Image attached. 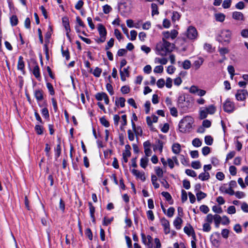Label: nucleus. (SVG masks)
<instances>
[{
	"instance_id": "f257e3e1",
	"label": "nucleus",
	"mask_w": 248,
	"mask_h": 248,
	"mask_svg": "<svg viewBox=\"0 0 248 248\" xmlns=\"http://www.w3.org/2000/svg\"><path fill=\"white\" fill-rule=\"evenodd\" d=\"M163 43L157 44L156 46V50L158 51V54L162 56H166L168 53L172 51L174 44H171L163 38Z\"/></svg>"
},
{
	"instance_id": "f03ea898",
	"label": "nucleus",
	"mask_w": 248,
	"mask_h": 248,
	"mask_svg": "<svg viewBox=\"0 0 248 248\" xmlns=\"http://www.w3.org/2000/svg\"><path fill=\"white\" fill-rule=\"evenodd\" d=\"M193 123L194 120L192 117L190 116L185 117L179 124L180 131L182 133L189 132L192 128V124Z\"/></svg>"
},
{
	"instance_id": "7ed1b4c3",
	"label": "nucleus",
	"mask_w": 248,
	"mask_h": 248,
	"mask_svg": "<svg viewBox=\"0 0 248 248\" xmlns=\"http://www.w3.org/2000/svg\"><path fill=\"white\" fill-rule=\"evenodd\" d=\"M189 103V100H186L185 96H180L178 97L177 101L178 107L183 108L184 110H186L188 108Z\"/></svg>"
},
{
	"instance_id": "20e7f679",
	"label": "nucleus",
	"mask_w": 248,
	"mask_h": 248,
	"mask_svg": "<svg viewBox=\"0 0 248 248\" xmlns=\"http://www.w3.org/2000/svg\"><path fill=\"white\" fill-rule=\"evenodd\" d=\"M186 35L189 39H196L198 36V32L196 29L193 26H189L187 30Z\"/></svg>"
},
{
	"instance_id": "39448f33",
	"label": "nucleus",
	"mask_w": 248,
	"mask_h": 248,
	"mask_svg": "<svg viewBox=\"0 0 248 248\" xmlns=\"http://www.w3.org/2000/svg\"><path fill=\"white\" fill-rule=\"evenodd\" d=\"M248 96V93L246 90H238L235 94L236 99L238 101H244Z\"/></svg>"
},
{
	"instance_id": "423d86ee",
	"label": "nucleus",
	"mask_w": 248,
	"mask_h": 248,
	"mask_svg": "<svg viewBox=\"0 0 248 248\" xmlns=\"http://www.w3.org/2000/svg\"><path fill=\"white\" fill-rule=\"evenodd\" d=\"M235 107L233 102L227 99L223 105V109L225 112L231 113L233 111Z\"/></svg>"
},
{
	"instance_id": "0eeeda50",
	"label": "nucleus",
	"mask_w": 248,
	"mask_h": 248,
	"mask_svg": "<svg viewBox=\"0 0 248 248\" xmlns=\"http://www.w3.org/2000/svg\"><path fill=\"white\" fill-rule=\"evenodd\" d=\"M62 22L63 26L64 27V28L66 31V36L69 39H70V36L69 33L71 30L68 18L67 17H63L62 18Z\"/></svg>"
},
{
	"instance_id": "6e6552de",
	"label": "nucleus",
	"mask_w": 248,
	"mask_h": 248,
	"mask_svg": "<svg viewBox=\"0 0 248 248\" xmlns=\"http://www.w3.org/2000/svg\"><path fill=\"white\" fill-rule=\"evenodd\" d=\"M184 232L188 235H192V238L194 240H196V234L193 227L190 224H189V226H186L184 228Z\"/></svg>"
},
{
	"instance_id": "1a4fd4ad",
	"label": "nucleus",
	"mask_w": 248,
	"mask_h": 248,
	"mask_svg": "<svg viewBox=\"0 0 248 248\" xmlns=\"http://www.w3.org/2000/svg\"><path fill=\"white\" fill-rule=\"evenodd\" d=\"M161 225L164 227V232L166 234H168L170 232V223L169 221L165 217L162 218L160 220Z\"/></svg>"
},
{
	"instance_id": "9d476101",
	"label": "nucleus",
	"mask_w": 248,
	"mask_h": 248,
	"mask_svg": "<svg viewBox=\"0 0 248 248\" xmlns=\"http://www.w3.org/2000/svg\"><path fill=\"white\" fill-rule=\"evenodd\" d=\"M17 68V69L21 71L23 74H25V63L23 61V58L21 56L19 57Z\"/></svg>"
},
{
	"instance_id": "9b49d317",
	"label": "nucleus",
	"mask_w": 248,
	"mask_h": 248,
	"mask_svg": "<svg viewBox=\"0 0 248 248\" xmlns=\"http://www.w3.org/2000/svg\"><path fill=\"white\" fill-rule=\"evenodd\" d=\"M220 36L225 42L229 43L231 36V32L229 30H225L222 31Z\"/></svg>"
},
{
	"instance_id": "f8f14e48",
	"label": "nucleus",
	"mask_w": 248,
	"mask_h": 248,
	"mask_svg": "<svg viewBox=\"0 0 248 248\" xmlns=\"http://www.w3.org/2000/svg\"><path fill=\"white\" fill-rule=\"evenodd\" d=\"M129 68V67L128 66L127 68H124L123 70H122V69H120V70L121 78V80L123 81L126 80L125 77H128L129 76V73L128 71Z\"/></svg>"
},
{
	"instance_id": "ddd939ff",
	"label": "nucleus",
	"mask_w": 248,
	"mask_h": 248,
	"mask_svg": "<svg viewBox=\"0 0 248 248\" xmlns=\"http://www.w3.org/2000/svg\"><path fill=\"white\" fill-rule=\"evenodd\" d=\"M232 18L236 20L244 21L245 17L244 15L240 12H234L232 13Z\"/></svg>"
},
{
	"instance_id": "4468645a",
	"label": "nucleus",
	"mask_w": 248,
	"mask_h": 248,
	"mask_svg": "<svg viewBox=\"0 0 248 248\" xmlns=\"http://www.w3.org/2000/svg\"><path fill=\"white\" fill-rule=\"evenodd\" d=\"M34 95L37 101H41L44 99L43 91L42 90H36L34 92Z\"/></svg>"
},
{
	"instance_id": "2eb2a0df",
	"label": "nucleus",
	"mask_w": 248,
	"mask_h": 248,
	"mask_svg": "<svg viewBox=\"0 0 248 248\" xmlns=\"http://www.w3.org/2000/svg\"><path fill=\"white\" fill-rule=\"evenodd\" d=\"M131 172L133 175H135L137 177L140 178L142 181H144L145 180L146 178L144 176V172L141 173L135 169H133L131 170Z\"/></svg>"
},
{
	"instance_id": "dca6fc26",
	"label": "nucleus",
	"mask_w": 248,
	"mask_h": 248,
	"mask_svg": "<svg viewBox=\"0 0 248 248\" xmlns=\"http://www.w3.org/2000/svg\"><path fill=\"white\" fill-rule=\"evenodd\" d=\"M89 209H90V214L91 217L92 219V222L95 223V218L94 217L95 207L93 205L92 202H88Z\"/></svg>"
},
{
	"instance_id": "f3484780",
	"label": "nucleus",
	"mask_w": 248,
	"mask_h": 248,
	"mask_svg": "<svg viewBox=\"0 0 248 248\" xmlns=\"http://www.w3.org/2000/svg\"><path fill=\"white\" fill-rule=\"evenodd\" d=\"M172 151L175 154H179L181 151V145L178 143H175L172 146Z\"/></svg>"
},
{
	"instance_id": "a211bd4d",
	"label": "nucleus",
	"mask_w": 248,
	"mask_h": 248,
	"mask_svg": "<svg viewBox=\"0 0 248 248\" xmlns=\"http://www.w3.org/2000/svg\"><path fill=\"white\" fill-rule=\"evenodd\" d=\"M100 37H106L107 35V31L105 27L102 24H99L98 27Z\"/></svg>"
},
{
	"instance_id": "6ab92c4d",
	"label": "nucleus",
	"mask_w": 248,
	"mask_h": 248,
	"mask_svg": "<svg viewBox=\"0 0 248 248\" xmlns=\"http://www.w3.org/2000/svg\"><path fill=\"white\" fill-rule=\"evenodd\" d=\"M32 73L35 77L39 81L41 80V76L40 74V69L39 66L37 64L36 65L32 71Z\"/></svg>"
},
{
	"instance_id": "aec40b11",
	"label": "nucleus",
	"mask_w": 248,
	"mask_h": 248,
	"mask_svg": "<svg viewBox=\"0 0 248 248\" xmlns=\"http://www.w3.org/2000/svg\"><path fill=\"white\" fill-rule=\"evenodd\" d=\"M183 220L180 217H177L173 221V224L176 229L179 230L181 228Z\"/></svg>"
},
{
	"instance_id": "412c9836",
	"label": "nucleus",
	"mask_w": 248,
	"mask_h": 248,
	"mask_svg": "<svg viewBox=\"0 0 248 248\" xmlns=\"http://www.w3.org/2000/svg\"><path fill=\"white\" fill-rule=\"evenodd\" d=\"M161 195L165 198L166 201L169 202L170 204H172L173 203V200L172 199L171 196L169 192L163 191L161 193Z\"/></svg>"
},
{
	"instance_id": "4be33fe9",
	"label": "nucleus",
	"mask_w": 248,
	"mask_h": 248,
	"mask_svg": "<svg viewBox=\"0 0 248 248\" xmlns=\"http://www.w3.org/2000/svg\"><path fill=\"white\" fill-rule=\"evenodd\" d=\"M199 179L202 181H206L210 178V174L208 172L205 171V172L201 173L198 176Z\"/></svg>"
},
{
	"instance_id": "5701e85b",
	"label": "nucleus",
	"mask_w": 248,
	"mask_h": 248,
	"mask_svg": "<svg viewBox=\"0 0 248 248\" xmlns=\"http://www.w3.org/2000/svg\"><path fill=\"white\" fill-rule=\"evenodd\" d=\"M203 62V59L202 58H199L198 60L195 61L193 63V65L195 69H198Z\"/></svg>"
},
{
	"instance_id": "b1692460",
	"label": "nucleus",
	"mask_w": 248,
	"mask_h": 248,
	"mask_svg": "<svg viewBox=\"0 0 248 248\" xmlns=\"http://www.w3.org/2000/svg\"><path fill=\"white\" fill-rule=\"evenodd\" d=\"M152 9V16H154L155 15H158L159 12L158 10V6L155 3H152L151 4Z\"/></svg>"
},
{
	"instance_id": "393cba45",
	"label": "nucleus",
	"mask_w": 248,
	"mask_h": 248,
	"mask_svg": "<svg viewBox=\"0 0 248 248\" xmlns=\"http://www.w3.org/2000/svg\"><path fill=\"white\" fill-rule=\"evenodd\" d=\"M215 16L216 20L219 22H223L225 18V15L222 13L216 14Z\"/></svg>"
},
{
	"instance_id": "a878e982",
	"label": "nucleus",
	"mask_w": 248,
	"mask_h": 248,
	"mask_svg": "<svg viewBox=\"0 0 248 248\" xmlns=\"http://www.w3.org/2000/svg\"><path fill=\"white\" fill-rule=\"evenodd\" d=\"M125 99L124 97H120L118 100L115 101V105L118 106L119 104L121 108H123L125 106Z\"/></svg>"
},
{
	"instance_id": "bb28decb",
	"label": "nucleus",
	"mask_w": 248,
	"mask_h": 248,
	"mask_svg": "<svg viewBox=\"0 0 248 248\" xmlns=\"http://www.w3.org/2000/svg\"><path fill=\"white\" fill-rule=\"evenodd\" d=\"M205 109L207 111V113L213 114L215 112L216 108L214 105H211L206 108Z\"/></svg>"
},
{
	"instance_id": "cd10ccee",
	"label": "nucleus",
	"mask_w": 248,
	"mask_h": 248,
	"mask_svg": "<svg viewBox=\"0 0 248 248\" xmlns=\"http://www.w3.org/2000/svg\"><path fill=\"white\" fill-rule=\"evenodd\" d=\"M105 95H106V93L104 92L98 93L95 94V97L97 100L102 101L105 98Z\"/></svg>"
},
{
	"instance_id": "c85d7f7f",
	"label": "nucleus",
	"mask_w": 248,
	"mask_h": 248,
	"mask_svg": "<svg viewBox=\"0 0 248 248\" xmlns=\"http://www.w3.org/2000/svg\"><path fill=\"white\" fill-rule=\"evenodd\" d=\"M157 180V177L155 175H152L151 177V181L152 184L153 185L155 188H158L159 187V184L156 182Z\"/></svg>"
},
{
	"instance_id": "c756f323",
	"label": "nucleus",
	"mask_w": 248,
	"mask_h": 248,
	"mask_svg": "<svg viewBox=\"0 0 248 248\" xmlns=\"http://www.w3.org/2000/svg\"><path fill=\"white\" fill-rule=\"evenodd\" d=\"M18 18L16 16L13 15L10 18V22L13 26H16L18 23Z\"/></svg>"
},
{
	"instance_id": "7c9ffc66",
	"label": "nucleus",
	"mask_w": 248,
	"mask_h": 248,
	"mask_svg": "<svg viewBox=\"0 0 248 248\" xmlns=\"http://www.w3.org/2000/svg\"><path fill=\"white\" fill-rule=\"evenodd\" d=\"M35 130L38 135H42L44 133V128L42 126L37 124L35 126Z\"/></svg>"
},
{
	"instance_id": "2f4dec72",
	"label": "nucleus",
	"mask_w": 248,
	"mask_h": 248,
	"mask_svg": "<svg viewBox=\"0 0 248 248\" xmlns=\"http://www.w3.org/2000/svg\"><path fill=\"white\" fill-rule=\"evenodd\" d=\"M181 17L179 13L176 11L173 12L172 16L171 17V19L172 22H174L176 20H178Z\"/></svg>"
},
{
	"instance_id": "473e14b6",
	"label": "nucleus",
	"mask_w": 248,
	"mask_h": 248,
	"mask_svg": "<svg viewBox=\"0 0 248 248\" xmlns=\"http://www.w3.org/2000/svg\"><path fill=\"white\" fill-rule=\"evenodd\" d=\"M155 146L156 149H158L159 151L162 152L163 147V142L162 140H158L156 142Z\"/></svg>"
},
{
	"instance_id": "72a5a7b5",
	"label": "nucleus",
	"mask_w": 248,
	"mask_h": 248,
	"mask_svg": "<svg viewBox=\"0 0 248 248\" xmlns=\"http://www.w3.org/2000/svg\"><path fill=\"white\" fill-rule=\"evenodd\" d=\"M148 159L147 157L142 158L140 159V165L142 168L145 169L148 164Z\"/></svg>"
},
{
	"instance_id": "f704fd0d",
	"label": "nucleus",
	"mask_w": 248,
	"mask_h": 248,
	"mask_svg": "<svg viewBox=\"0 0 248 248\" xmlns=\"http://www.w3.org/2000/svg\"><path fill=\"white\" fill-rule=\"evenodd\" d=\"M206 196V194L202 191H199L196 193V196L198 201H200L202 199L205 198Z\"/></svg>"
},
{
	"instance_id": "c9c22d12",
	"label": "nucleus",
	"mask_w": 248,
	"mask_h": 248,
	"mask_svg": "<svg viewBox=\"0 0 248 248\" xmlns=\"http://www.w3.org/2000/svg\"><path fill=\"white\" fill-rule=\"evenodd\" d=\"M55 157L57 159L61 155V147L60 144H58L56 149H55Z\"/></svg>"
},
{
	"instance_id": "e433bc0d",
	"label": "nucleus",
	"mask_w": 248,
	"mask_h": 248,
	"mask_svg": "<svg viewBox=\"0 0 248 248\" xmlns=\"http://www.w3.org/2000/svg\"><path fill=\"white\" fill-rule=\"evenodd\" d=\"M205 143L208 145H211L213 144V139L211 136H206L204 138Z\"/></svg>"
},
{
	"instance_id": "4c0bfd02",
	"label": "nucleus",
	"mask_w": 248,
	"mask_h": 248,
	"mask_svg": "<svg viewBox=\"0 0 248 248\" xmlns=\"http://www.w3.org/2000/svg\"><path fill=\"white\" fill-rule=\"evenodd\" d=\"M202 141L198 138H195L192 140V145L195 147H200L202 145Z\"/></svg>"
},
{
	"instance_id": "58836bf2",
	"label": "nucleus",
	"mask_w": 248,
	"mask_h": 248,
	"mask_svg": "<svg viewBox=\"0 0 248 248\" xmlns=\"http://www.w3.org/2000/svg\"><path fill=\"white\" fill-rule=\"evenodd\" d=\"M62 53L63 57H65V59L67 61H68L70 59V54L68 49L66 50H64L63 49V47H62Z\"/></svg>"
},
{
	"instance_id": "ea45409f",
	"label": "nucleus",
	"mask_w": 248,
	"mask_h": 248,
	"mask_svg": "<svg viewBox=\"0 0 248 248\" xmlns=\"http://www.w3.org/2000/svg\"><path fill=\"white\" fill-rule=\"evenodd\" d=\"M101 124L105 126L108 127L109 126V123L108 120L104 117H102L100 119Z\"/></svg>"
},
{
	"instance_id": "a19ab883",
	"label": "nucleus",
	"mask_w": 248,
	"mask_h": 248,
	"mask_svg": "<svg viewBox=\"0 0 248 248\" xmlns=\"http://www.w3.org/2000/svg\"><path fill=\"white\" fill-rule=\"evenodd\" d=\"M114 39L111 38L107 43V45L105 46V50H107L112 47L114 45Z\"/></svg>"
},
{
	"instance_id": "79ce46f5",
	"label": "nucleus",
	"mask_w": 248,
	"mask_h": 248,
	"mask_svg": "<svg viewBox=\"0 0 248 248\" xmlns=\"http://www.w3.org/2000/svg\"><path fill=\"white\" fill-rule=\"evenodd\" d=\"M191 167L194 169H199L201 167V164L199 161H193Z\"/></svg>"
},
{
	"instance_id": "37998d69",
	"label": "nucleus",
	"mask_w": 248,
	"mask_h": 248,
	"mask_svg": "<svg viewBox=\"0 0 248 248\" xmlns=\"http://www.w3.org/2000/svg\"><path fill=\"white\" fill-rule=\"evenodd\" d=\"M232 3V0H224L222 3V7L224 9H227L230 7Z\"/></svg>"
},
{
	"instance_id": "c03bdc74",
	"label": "nucleus",
	"mask_w": 248,
	"mask_h": 248,
	"mask_svg": "<svg viewBox=\"0 0 248 248\" xmlns=\"http://www.w3.org/2000/svg\"><path fill=\"white\" fill-rule=\"evenodd\" d=\"M131 149V147L129 144H127L125 146V150L123 152V154H124L125 155H126L127 156L129 157L131 155V152L130 151Z\"/></svg>"
},
{
	"instance_id": "a18cd8bd",
	"label": "nucleus",
	"mask_w": 248,
	"mask_h": 248,
	"mask_svg": "<svg viewBox=\"0 0 248 248\" xmlns=\"http://www.w3.org/2000/svg\"><path fill=\"white\" fill-rule=\"evenodd\" d=\"M102 72V69L99 67H96L95 69L94 70L93 72V74L95 77H99L100 76V75Z\"/></svg>"
},
{
	"instance_id": "49530a36",
	"label": "nucleus",
	"mask_w": 248,
	"mask_h": 248,
	"mask_svg": "<svg viewBox=\"0 0 248 248\" xmlns=\"http://www.w3.org/2000/svg\"><path fill=\"white\" fill-rule=\"evenodd\" d=\"M46 87L49 91L50 94L52 95H54L55 94V91L52 85L50 83L47 82L46 83Z\"/></svg>"
},
{
	"instance_id": "de8ad7c7",
	"label": "nucleus",
	"mask_w": 248,
	"mask_h": 248,
	"mask_svg": "<svg viewBox=\"0 0 248 248\" xmlns=\"http://www.w3.org/2000/svg\"><path fill=\"white\" fill-rule=\"evenodd\" d=\"M186 173L190 176L195 177L197 176V174L195 171L190 169H186L185 171Z\"/></svg>"
},
{
	"instance_id": "09e8293b",
	"label": "nucleus",
	"mask_w": 248,
	"mask_h": 248,
	"mask_svg": "<svg viewBox=\"0 0 248 248\" xmlns=\"http://www.w3.org/2000/svg\"><path fill=\"white\" fill-rule=\"evenodd\" d=\"M228 71L229 73L231 75V77L232 78H233V77L234 75V68L232 65H229L227 68Z\"/></svg>"
},
{
	"instance_id": "8fccbe9b",
	"label": "nucleus",
	"mask_w": 248,
	"mask_h": 248,
	"mask_svg": "<svg viewBox=\"0 0 248 248\" xmlns=\"http://www.w3.org/2000/svg\"><path fill=\"white\" fill-rule=\"evenodd\" d=\"M191 62L189 60H185L183 63V67L185 69H188L190 68Z\"/></svg>"
},
{
	"instance_id": "3c124183",
	"label": "nucleus",
	"mask_w": 248,
	"mask_h": 248,
	"mask_svg": "<svg viewBox=\"0 0 248 248\" xmlns=\"http://www.w3.org/2000/svg\"><path fill=\"white\" fill-rule=\"evenodd\" d=\"M214 219V215H212V214H209L207 215L205 220V221L207 222V223L211 224L212 223L213 220Z\"/></svg>"
},
{
	"instance_id": "603ef678",
	"label": "nucleus",
	"mask_w": 248,
	"mask_h": 248,
	"mask_svg": "<svg viewBox=\"0 0 248 248\" xmlns=\"http://www.w3.org/2000/svg\"><path fill=\"white\" fill-rule=\"evenodd\" d=\"M221 221V224L224 225H228L230 222L229 218L226 216L222 217Z\"/></svg>"
},
{
	"instance_id": "864d4df0",
	"label": "nucleus",
	"mask_w": 248,
	"mask_h": 248,
	"mask_svg": "<svg viewBox=\"0 0 248 248\" xmlns=\"http://www.w3.org/2000/svg\"><path fill=\"white\" fill-rule=\"evenodd\" d=\"M218 51L222 56H224L226 54L229 53V50L226 47L219 48Z\"/></svg>"
},
{
	"instance_id": "5fc2aeb1",
	"label": "nucleus",
	"mask_w": 248,
	"mask_h": 248,
	"mask_svg": "<svg viewBox=\"0 0 248 248\" xmlns=\"http://www.w3.org/2000/svg\"><path fill=\"white\" fill-rule=\"evenodd\" d=\"M211 227L210 224L208 223H205L203 225V231L205 232H209L211 231Z\"/></svg>"
},
{
	"instance_id": "6e6d98bb",
	"label": "nucleus",
	"mask_w": 248,
	"mask_h": 248,
	"mask_svg": "<svg viewBox=\"0 0 248 248\" xmlns=\"http://www.w3.org/2000/svg\"><path fill=\"white\" fill-rule=\"evenodd\" d=\"M200 210L204 214H207L209 211V209L207 205H202L200 207Z\"/></svg>"
},
{
	"instance_id": "4d7b16f0",
	"label": "nucleus",
	"mask_w": 248,
	"mask_h": 248,
	"mask_svg": "<svg viewBox=\"0 0 248 248\" xmlns=\"http://www.w3.org/2000/svg\"><path fill=\"white\" fill-rule=\"evenodd\" d=\"M174 211H175V209L173 207H170L168 209L167 212L166 213L167 216L169 217H172L174 214Z\"/></svg>"
},
{
	"instance_id": "13d9d810",
	"label": "nucleus",
	"mask_w": 248,
	"mask_h": 248,
	"mask_svg": "<svg viewBox=\"0 0 248 248\" xmlns=\"http://www.w3.org/2000/svg\"><path fill=\"white\" fill-rule=\"evenodd\" d=\"M155 171L156 174L159 177H161L163 176V172L162 170L159 167H155Z\"/></svg>"
},
{
	"instance_id": "bf43d9fd",
	"label": "nucleus",
	"mask_w": 248,
	"mask_h": 248,
	"mask_svg": "<svg viewBox=\"0 0 248 248\" xmlns=\"http://www.w3.org/2000/svg\"><path fill=\"white\" fill-rule=\"evenodd\" d=\"M165 84V80L163 78H160L157 81L156 84L159 88H163Z\"/></svg>"
},
{
	"instance_id": "052dcab7",
	"label": "nucleus",
	"mask_w": 248,
	"mask_h": 248,
	"mask_svg": "<svg viewBox=\"0 0 248 248\" xmlns=\"http://www.w3.org/2000/svg\"><path fill=\"white\" fill-rule=\"evenodd\" d=\"M182 196H181V200H182V202H186L187 199V193L184 190V189H182Z\"/></svg>"
},
{
	"instance_id": "680f3d73",
	"label": "nucleus",
	"mask_w": 248,
	"mask_h": 248,
	"mask_svg": "<svg viewBox=\"0 0 248 248\" xmlns=\"http://www.w3.org/2000/svg\"><path fill=\"white\" fill-rule=\"evenodd\" d=\"M85 234L88 237V238L92 240L93 239V234L90 228H87L85 230Z\"/></svg>"
},
{
	"instance_id": "e2e57ef3",
	"label": "nucleus",
	"mask_w": 248,
	"mask_h": 248,
	"mask_svg": "<svg viewBox=\"0 0 248 248\" xmlns=\"http://www.w3.org/2000/svg\"><path fill=\"white\" fill-rule=\"evenodd\" d=\"M213 211L217 214H221L223 211L221 207H218L216 205H214L212 207Z\"/></svg>"
},
{
	"instance_id": "0e129e2a",
	"label": "nucleus",
	"mask_w": 248,
	"mask_h": 248,
	"mask_svg": "<svg viewBox=\"0 0 248 248\" xmlns=\"http://www.w3.org/2000/svg\"><path fill=\"white\" fill-rule=\"evenodd\" d=\"M163 71V67L162 65H158L155 67L154 72L156 73H161Z\"/></svg>"
},
{
	"instance_id": "69168bd1",
	"label": "nucleus",
	"mask_w": 248,
	"mask_h": 248,
	"mask_svg": "<svg viewBox=\"0 0 248 248\" xmlns=\"http://www.w3.org/2000/svg\"><path fill=\"white\" fill-rule=\"evenodd\" d=\"M229 230L227 229H224L221 231V235L222 237L227 239L229 236Z\"/></svg>"
},
{
	"instance_id": "338daca9",
	"label": "nucleus",
	"mask_w": 248,
	"mask_h": 248,
	"mask_svg": "<svg viewBox=\"0 0 248 248\" xmlns=\"http://www.w3.org/2000/svg\"><path fill=\"white\" fill-rule=\"evenodd\" d=\"M111 7L108 4H106L103 6V12L106 14H108L111 11Z\"/></svg>"
},
{
	"instance_id": "774afa93",
	"label": "nucleus",
	"mask_w": 248,
	"mask_h": 248,
	"mask_svg": "<svg viewBox=\"0 0 248 248\" xmlns=\"http://www.w3.org/2000/svg\"><path fill=\"white\" fill-rule=\"evenodd\" d=\"M210 153V148L208 146H205L202 149V153L204 155H207Z\"/></svg>"
}]
</instances>
